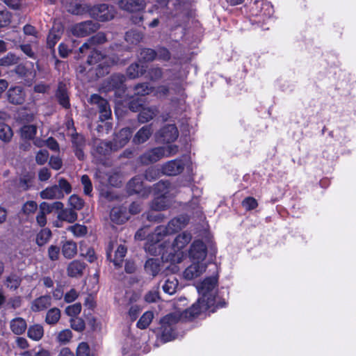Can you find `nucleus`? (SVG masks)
Masks as SVG:
<instances>
[{"mask_svg":"<svg viewBox=\"0 0 356 356\" xmlns=\"http://www.w3.org/2000/svg\"><path fill=\"white\" fill-rule=\"evenodd\" d=\"M191 238V234L183 232L174 239L170 245L168 243L170 241L168 237L158 243L147 241L145 248L146 251L152 254H161L163 261L179 264L185 257V253L182 251V249L189 243Z\"/></svg>","mask_w":356,"mask_h":356,"instance_id":"obj_1","label":"nucleus"},{"mask_svg":"<svg viewBox=\"0 0 356 356\" xmlns=\"http://www.w3.org/2000/svg\"><path fill=\"white\" fill-rule=\"evenodd\" d=\"M216 286L217 279L215 277H207L198 284L197 290L200 297L191 307L185 311V316L195 317L210 309L211 312H214L215 308L212 307L216 304Z\"/></svg>","mask_w":356,"mask_h":356,"instance_id":"obj_2","label":"nucleus"},{"mask_svg":"<svg viewBox=\"0 0 356 356\" xmlns=\"http://www.w3.org/2000/svg\"><path fill=\"white\" fill-rule=\"evenodd\" d=\"M188 218L186 216H181L172 219L167 227L159 226L156 228L154 232L148 236L149 243H158L170 235L184 228L188 222Z\"/></svg>","mask_w":356,"mask_h":356,"instance_id":"obj_3","label":"nucleus"},{"mask_svg":"<svg viewBox=\"0 0 356 356\" xmlns=\"http://www.w3.org/2000/svg\"><path fill=\"white\" fill-rule=\"evenodd\" d=\"M178 152V146L170 145L168 147H159L153 148L145 154L140 158V162L143 164L148 165L152 163L156 162L163 157H168L176 154Z\"/></svg>","mask_w":356,"mask_h":356,"instance_id":"obj_4","label":"nucleus"},{"mask_svg":"<svg viewBox=\"0 0 356 356\" xmlns=\"http://www.w3.org/2000/svg\"><path fill=\"white\" fill-rule=\"evenodd\" d=\"M154 193L157 195V197L152 204V209L154 210H163L166 209L169 204L167 203L168 195L171 191V186L167 181H160L154 185Z\"/></svg>","mask_w":356,"mask_h":356,"instance_id":"obj_5","label":"nucleus"},{"mask_svg":"<svg viewBox=\"0 0 356 356\" xmlns=\"http://www.w3.org/2000/svg\"><path fill=\"white\" fill-rule=\"evenodd\" d=\"M118 62V58H111L108 56H102L101 53L96 50L92 52V54L88 59V63L90 65L99 63L97 68V75L98 76H103L104 74L108 73V67L117 64Z\"/></svg>","mask_w":356,"mask_h":356,"instance_id":"obj_6","label":"nucleus"},{"mask_svg":"<svg viewBox=\"0 0 356 356\" xmlns=\"http://www.w3.org/2000/svg\"><path fill=\"white\" fill-rule=\"evenodd\" d=\"M179 313H173L166 315L161 320V340L163 342L170 341L175 338L174 325L180 320Z\"/></svg>","mask_w":356,"mask_h":356,"instance_id":"obj_7","label":"nucleus"},{"mask_svg":"<svg viewBox=\"0 0 356 356\" xmlns=\"http://www.w3.org/2000/svg\"><path fill=\"white\" fill-rule=\"evenodd\" d=\"M24 125L20 129L22 138L24 139H32L36 134L38 122L33 114H27L22 118Z\"/></svg>","mask_w":356,"mask_h":356,"instance_id":"obj_8","label":"nucleus"},{"mask_svg":"<svg viewBox=\"0 0 356 356\" xmlns=\"http://www.w3.org/2000/svg\"><path fill=\"white\" fill-rule=\"evenodd\" d=\"M115 14L116 11L113 6L104 3L94 6L90 10V15L101 22L113 19Z\"/></svg>","mask_w":356,"mask_h":356,"instance_id":"obj_9","label":"nucleus"},{"mask_svg":"<svg viewBox=\"0 0 356 356\" xmlns=\"http://www.w3.org/2000/svg\"><path fill=\"white\" fill-rule=\"evenodd\" d=\"M207 254V246L202 241L196 240L193 242L188 251V257L191 261L204 262Z\"/></svg>","mask_w":356,"mask_h":356,"instance_id":"obj_10","label":"nucleus"},{"mask_svg":"<svg viewBox=\"0 0 356 356\" xmlns=\"http://www.w3.org/2000/svg\"><path fill=\"white\" fill-rule=\"evenodd\" d=\"M179 136V131L175 124H168L164 126L155 135L157 141L163 143H172L177 140Z\"/></svg>","mask_w":356,"mask_h":356,"instance_id":"obj_11","label":"nucleus"},{"mask_svg":"<svg viewBox=\"0 0 356 356\" xmlns=\"http://www.w3.org/2000/svg\"><path fill=\"white\" fill-rule=\"evenodd\" d=\"M141 104L134 102V101L130 103L129 108L134 112L140 111L138 114V120L141 123L147 122L156 116L157 110L156 108H141Z\"/></svg>","mask_w":356,"mask_h":356,"instance_id":"obj_12","label":"nucleus"},{"mask_svg":"<svg viewBox=\"0 0 356 356\" xmlns=\"http://www.w3.org/2000/svg\"><path fill=\"white\" fill-rule=\"evenodd\" d=\"M207 268V265L205 262L191 261V264L183 272V277L187 280H194L202 275Z\"/></svg>","mask_w":356,"mask_h":356,"instance_id":"obj_13","label":"nucleus"},{"mask_svg":"<svg viewBox=\"0 0 356 356\" xmlns=\"http://www.w3.org/2000/svg\"><path fill=\"white\" fill-rule=\"evenodd\" d=\"M99 29V25L92 21H86L76 24L71 28V31L74 35L78 37H85L95 32Z\"/></svg>","mask_w":356,"mask_h":356,"instance_id":"obj_14","label":"nucleus"},{"mask_svg":"<svg viewBox=\"0 0 356 356\" xmlns=\"http://www.w3.org/2000/svg\"><path fill=\"white\" fill-rule=\"evenodd\" d=\"M184 168V164L180 159H175L165 163L162 167L163 174L168 176H175L181 173Z\"/></svg>","mask_w":356,"mask_h":356,"instance_id":"obj_15","label":"nucleus"},{"mask_svg":"<svg viewBox=\"0 0 356 356\" xmlns=\"http://www.w3.org/2000/svg\"><path fill=\"white\" fill-rule=\"evenodd\" d=\"M145 6L144 0H120L118 6L120 9L127 12H137L144 9Z\"/></svg>","mask_w":356,"mask_h":356,"instance_id":"obj_16","label":"nucleus"},{"mask_svg":"<svg viewBox=\"0 0 356 356\" xmlns=\"http://www.w3.org/2000/svg\"><path fill=\"white\" fill-rule=\"evenodd\" d=\"M8 100L13 104H22L25 100V93L21 87L10 88L7 92Z\"/></svg>","mask_w":356,"mask_h":356,"instance_id":"obj_17","label":"nucleus"},{"mask_svg":"<svg viewBox=\"0 0 356 356\" xmlns=\"http://www.w3.org/2000/svg\"><path fill=\"white\" fill-rule=\"evenodd\" d=\"M152 124H148L141 127L135 134L133 141L136 144H141L146 142L153 134Z\"/></svg>","mask_w":356,"mask_h":356,"instance_id":"obj_18","label":"nucleus"},{"mask_svg":"<svg viewBox=\"0 0 356 356\" xmlns=\"http://www.w3.org/2000/svg\"><path fill=\"white\" fill-rule=\"evenodd\" d=\"M113 150L115 151L117 149H115V145H111L110 142L96 140L93 154L95 156H104Z\"/></svg>","mask_w":356,"mask_h":356,"instance_id":"obj_19","label":"nucleus"},{"mask_svg":"<svg viewBox=\"0 0 356 356\" xmlns=\"http://www.w3.org/2000/svg\"><path fill=\"white\" fill-rule=\"evenodd\" d=\"M132 131L129 128H124L115 136L114 139L115 149H118L124 147L129 140Z\"/></svg>","mask_w":356,"mask_h":356,"instance_id":"obj_20","label":"nucleus"},{"mask_svg":"<svg viewBox=\"0 0 356 356\" xmlns=\"http://www.w3.org/2000/svg\"><path fill=\"white\" fill-rule=\"evenodd\" d=\"M40 197L42 199H62L64 197V193L57 185L47 187L40 192Z\"/></svg>","mask_w":356,"mask_h":356,"instance_id":"obj_21","label":"nucleus"},{"mask_svg":"<svg viewBox=\"0 0 356 356\" xmlns=\"http://www.w3.org/2000/svg\"><path fill=\"white\" fill-rule=\"evenodd\" d=\"M51 305V298L49 296H43L33 301L31 309L33 312L42 311Z\"/></svg>","mask_w":356,"mask_h":356,"instance_id":"obj_22","label":"nucleus"},{"mask_svg":"<svg viewBox=\"0 0 356 356\" xmlns=\"http://www.w3.org/2000/svg\"><path fill=\"white\" fill-rule=\"evenodd\" d=\"M63 33L61 26H54L47 37V44L50 48L55 46L58 40L60 38Z\"/></svg>","mask_w":356,"mask_h":356,"instance_id":"obj_23","label":"nucleus"},{"mask_svg":"<svg viewBox=\"0 0 356 356\" xmlns=\"http://www.w3.org/2000/svg\"><path fill=\"white\" fill-rule=\"evenodd\" d=\"M27 334L33 341H38L43 337V327L40 324H34L29 327Z\"/></svg>","mask_w":356,"mask_h":356,"instance_id":"obj_24","label":"nucleus"},{"mask_svg":"<svg viewBox=\"0 0 356 356\" xmlns=\"http://www.w3.org/2000/svg\"><path fill=\"white\" fill-rule=\"evenodd\" d=\"M85 266L79 261L74 260L67 266V274L70 277H78L82 275Z\"/></svg>","mask_w":356,"mask_h":356,"instance_id":"obj_25","label":"nucleus"},{"mask_svg":"<svg viewBox=\"0 0 356 356\" xmlns=\"http://www.w3.org/2000/svg\"><path fill=\"white\" fill-rule=\"evenodd\" d=\"M106 41L105 35L102 33H99L96 35L90 38L87 42H85L80 48L79 51L83 53L86 50L90 49L92 45L95 44L103 43Z\"/></svg>","mask_w":356,"mask_h":356,"instance_id":"obj_26","label":"nucleus"},{"mask_svg":"<svg viewBox=\"0 0 356 356\" xmlns=\"http://www.w3.org/2000/svg\"><path fill=\"white\" fill-rule=\"evenodd\" d=\"M10 329L15 334H22L26 329V323L22 318H14L10 322Z\"/></svg>","mask_w":356,"mask_h":356,"instance_id":"obj_27","label":"nucleus"},{"mask_svg":"<svg viewBox=\"0 0 356 356\" xmlns=\"http://www.w3.org/2000/svg\"><path fill=\"white\" fill-rule=\"evenodd\" d=\"M177 286V280L175 276L171 275L165 280V283L163 285V290L165 293L172 295L175 293Z\"/></svg>","mask_w":356,"mask_h":356,"instance_id":"obj_28","label":"nucleus"},{"mask_svg":"<svg viewBox=\"0 0 356 356\" xmlns=\"http://www.w3.org/2000/svg\"><path fill=\"white\" fill-rule=\"evenodd\" d=\"M76 244L72 241H66L62 247V252L63 256L67 259H71L76 254Z\"/></svg>","mask_w":356,"mask_h":356,"instance_id":"obj_29","label":"nucleus"},{"mask_svg":"<svg viewBox=\"0 0 356 356\" xmlns=\"http://www.w3.org/2000/svg\"><path fill=\"white\" fill-rule=\"evenodd\" d=\"M143 188L142 178L136 177L133 178L127 184V190L129 193H140Z\"/></svg>","mask_w":356,"mask_h":356,"instance_id":"obj_30","label":"nucleus"},{"mask_svg":"<svg viewBox=\"0 0 356 356\" xmlns=\"http://www.w3.org/2000/svg\"><path fill=\"white\" fill-rule=\"evenodd\" d=\"M145 267L147 273L155 276L160 271V261L157 259H149L146 261Z\"/></svg>","mask_w":356,"mask_h":356,"instance_id":"obj_31","label":"nucleus"},{"mask_svg":"<svg viewBox=\"0 0 356 356\" xmlns=\"http://www.w3.org/2000/svg\"><path fill=\"white\" fill-rule=\"evenodd\" d=\"M58 218L61 220H65L67 222L72 223L76 220L77 213L72 209H63L58 213Z\"/></svg>","mask_w":356,"mask_h":356,"instance_id":"obj_32","label":"nucleus"},{"mask_svg":"<svg viewBox=\"0 0 356 356\" xmlns=\"http://www.w3.org/2000/svg\"><path fill=\"white\" fill-rule=\"evenodd\" d=\"M60 318V312L58 308H53L48 311L46 316V322L48 324H56Z\"/></svg>","mask_w":356,"mask_h":356,"instance_id":"obj_33","label":"nucleus"},{"mask_svg":"<svg viewBox=\"0 0 356 356\" xmlns=\"http://www.w3.org/2000/svg\"><path fill=\"white\" fill-rule=\"evenodd\" d=\"M51 236V232L50 229H47V228L42 229L37 234L36 243L40 246H42L44 244H46L50 239Z\"/></svg>","mask_w":356,"mask_h":356,"instance_id":"obj_34","label":"nucleus"},{"mask_svg":"<svg viewBox=\"0 0 356 356\" xmlns=\"http://www.w3.org/2000/svg\"><path fill=\"white\" fill-rule=\"evenodd\" d=\"M90 102L92 104L97 105L99 112L104 111L105 110H111L109 108L108 102L104 99H102L98 95H92L90 97Z\"/></svg>","mask_w":356,"mask_h":356,"instance_id":"obj_35","label":"nucleus"},{"mask_svg":"<svg viewBox=\"0 0 356 356\" xmlns=\"http://www.w3.org/2000/svg\"><path fill=\"white\" fill-rule=\"evenodd\" d=\"M153 318L154 314L152 312H146L138 321L137 327L140 329H145L150 324Z\"/></svg>","mask_w":356,"mask_h":356,"instance_id":"obj_36","label":"nucleus"},{"mask_svg":"<svg viewBox=\"0 0 356 356\" xmlns=\"http://www.w3.org/2000/svg\"><path fill=\"white\" fill-rule=\"evenodd\" d=\"M13 133L11 128L5 124L0 125V139L6 143L9 142L13 138Z\"/></svg>","mask_w":356,"mask_h":356,"instance_id":"obj_37","label":"nucleus"},{"mask_svg":"<svg viewBox=\"0 0 356 356\" xmlns=\"http://www.w3.org/2000/svg\"><path fill=\"white\" fill-rule=\"evenodd\" d=\"M72 337V332L69 329H65L59 332L56 336V341L60 344L69 343Z\"/></svg>","mask_w":356,"mask_h":356,"instance_id":"obj_38","label":"nucleus"},{"mask_svg":"<svg viewBox=\"0 0 356 356\" xmlns=\"http://www.w3.org/2000/svg\"><path fill=\"white\" fill-rule=\"evenodd\" d=\"M143 35L136 31H129L127 32L125 40L133 44H136L142 40Z\"/></svg>","mask_w":356,"mask_h":356,"instance_id":"obj_39","label":"nucleus"},{"mask_svg":"<svg viewBox=\"0 0 356 356\" xmlns=\"http://www.w3.org/2000/svg\"><path fill=\"white\" fill-rule=\"evenodd\" d=\"M143 72V67L139 64L135 63L131 65L127 69V74L131 79L138 77Z\"/></svg>","mask_w":356,"mask_h":356,"instance_id":"obj_40","label":"nucleus"},{"mask_svg":"<svg viewBox=\"0 0 356 356\" xmlns=\"http://www.w3.org/2000/svg\"><path fill=\"white\" fill-rule=\"evenodd\" d=\"M18 57L15 54L9 53L6 56L0 58V65L8 67L16 64L18 62Z\"/></svg>","mask_w":356,"mask_h":356,"instance_id":"obj_41","label":"nucleus"},{"mask_svg":"<svg viewBox=\"0 0 356 356\" xmlns=\"http://www.w3.org/2000/svg\"><path fill=\"white\" fill-rule=\"evenodd\" d=\"M56 95L60 104L63 107L67 108L70 106L68 96L64 88L59 86Z\"/></svg>","mask_w":356,"mask_h":356,"instance_id":"obj_42","label":"nucleus"},{"mask_svg":"<svg viewBox=\"0 0 356 356\" xmlns=\"http://www.w3.org/2000/svg\"><path fill=\"white\" fill-rule=\"evenodd\" d=\"M21 280L15 275H10L6 278V285L8 288L12 290L17 289L20 285Z\"/></svg>","mask_w":356,"mask_h":356,"instance_id":"obj_43","label":"nucleus"},{"mask_svg":"<svg viewBox=\"0 0 356 356\" xmlns=\"http://www.w3.org/2000/svg\"><path fill=\"white\" fill-rule=\"evenodd\" d=\"M127 252V248L124 245L118 246L115 254V258L113 259V263L115 266H120L122 264L123 258L125 257Z\"/></svg>","mask_w":356,"mask_h":356,"instance_id":"obj_44","label":"nucleus"},{"mask_svg":"<svg viewBox=\"0 0 356 356\" xmlns=\"http://www.w3.org/2000/svg\"><path fill=\"white\" fill-rule=\"evenodd\" d=\"M111 218L113 221L115 222L118 224L123 223L126 220V218L122 214V211L117 208H113L111 210Z\"/></svg>","mask_w":356,"mask_h":356,"instance_id":"obj_45","label":"nucleus"},{"mask_svg":"<svg viewBox=\"0 0 356 356\" xmlns=\"http://www.w3.org/2000/svg\"><path fill=\"white\" fill-rule=\"evenodd\" d=\"M81 254L85 257L88 261L93 262L95 259V254L93 249L83 246L82 244L80 248Z\"/></svg>","mask_w":356,"mask_h":356,"instance_id":"obj_46","label":"nucleus"},{"mask_svg":"<svg viewBox=\"0 0 356 356\" xmlns=\"http://www.w3.org/2000/svg\"><path fill=\"white\" fill-rule=\"evenodd\" d=\"M67 230L70 231L75 236L78 237L83 236L87 232L86 227L79 224L70 226Z\"/></svg>","mask_w":356,"mask_h":356,"instance_id":"obj_47","label":"nucleus"},{"mask_svg":"<svg viewBox=\"0 0 356 356\" xmlns=\"http://www.w3.org/2000/svg\"><path fill=\"white\" fill-rule=\"evenodd\" d=\"M81 311V305L80 303H75L68 306L65 309V313L72 318H75Z\"/></svg>","mask_w":356,"mask_h":356,"instance_id":"obj_48","label":"nucleus"},{"mask_svg":"<svg viewBox=\"0 0 356 356\" xmlns=\"http://www.w3.org/2000/svg\"><path fill=\"white\" fill-rule=\"evenodd\" d=\"M76 356H92L89 346L86 342H81L76 348Z\"/></svg>","mask_w":356,"mask_h":356,"instance_id":"obj_49","label":"nucleus"},{"mask_svg":"<svg viewBox=\"0 0 356 356\" xmlns=\"http://www.w3.org/2000/svg\"><path fill=\"white\" fill-rule=\"evenodd\" d=\"M69 204L73 209L80 210L83 206V202L79 196L72 195L69 198Z\"/></svg>","mask_w":356,"mask_h":356,"instance_id":"obj_50","label":"nucleus"},{"mask_svg":"<svg viewBox=\"0 0 356 356\" xmlns=\"http://www.w3.org/2000/svg\"><path fill=\"white\" fill-rule=\"evenodd\" d=\"M73 143H79V145H77L76 151H75V154L79 160H83L84 158V154H83L82 149L81 148L82 144L83 143V137L81 136H77L76 138H73Z\"/></svg>","mask_w":356,"mask_h":356,"instance_id":"obj_51","label":"nucleus"},{"mask_svg":"<svg viewBox=\"0 0 356 356\" xmlns=\"http://www.w3.org/2000/svg\"><path fill=\"white\" fill-rule=\"evenodd\" d=\"M49 159V152L46 149L38 151L35 155V161L38 165H44Z\"/></svg>","mask_w":356,"mask_h":356,"instance_id":"obj_52","label":"nucleus"},{"mask_svg":"<svg viewBox=\"0 0 356 356\" xmlns=\"http://www.w3.org/2000/svg\"><path fill=\"white\" fill-rule=\"evenodd\" d=\"M255 3L261 6L263 15L270 17L273 14V7L268 2L257 1Z\"/></svg>","mask_w":356,"mask_h":356,"instance_id":"obj_53","label":"nucleus"},{"mask_svg":"<svg viewBox=\"0 0 356 356\" xmlns=\"http://www.w3.org/2000/svg\"><path fill=\"white\" fill-rule=\"evenodd\" d=\"M71 327L73 330L76 331H82L85 328V323L80 318H72L70 320Z\"/></svg>","mask_w":356,"mask_h":356,"instance_id":"obj_54","label":"nucleus"},{"mask_svg":"<svg viewBox=\"0 0 356 356\" xmlns=\"http://www.w3.org/2000/svg\"><path fill=\"white\" fill-rule=\"evenodd\" d=\"M135 95L138 96H144L148 95L151 91L152 88H149L146 83H142L135 87Z\"/></svg>","mask_w":356,"mask_h":356,"instance_id":"obj_55","label":"nucleus"},{"mask_svg":"<svg viewBox=\"0 0 356 356\" xmlns=\"http://www.w3.org/2000/svg\"><path fill=\"white\" fill-rule=\"evenodd\" d=\"M81 180L83 186L84 193L90 195L92 191V186L89 177L87 175H83Z\"/></svg>","mask_w":356,"mask_h":356,"instance_id":"obj_56","label":"nucleus"},{"mask_svg":"<svg viewBox=\"0 0 356 356\" xmlns=\"http://www.w3.org/2000/svg\"><path fill=\"white\" fill-rule=\"evenodd\" d=\"M242 205L246 210H252L255 209L258 204L254 197H248L243 200Z\"/></svg>","mask_w":356,"mask_h":356,"instance_id":"obj_57","label":"nucleus"},{"mask_svg":"<svg viewBox=\"0 0 356 356\" xmlns=\"http://www.w3.org/2000/svg\"><path fill=\"white\" fill-rule=\"evenodd\" d=\"M38 208V204L34 201H29L26 202L23 206V211L24 213L29 215L34 213Z\"/></svg>","mask_w":356,"mask_h":356,"instance_id":"obj_58","label":"nucleus"},{"mask_svg":"<svg viewBox=\"0 0 356 356\" xmlns=\"http://www.w3.org/2000/svg\"><path fill=\"white\" fill-rule=\"evenodd\" d=\"M60 254V248L56 245H50L48 248L49 258L52 261H56L58 259Z\"/></svg>","mask_w":356,"mask_h":356,"instance_id":"obj_59","label":"nucleus"},{"mask_svg":"<svg viewBox=\"0 0 356 356\" xmlns=\"http://www.w3.org/2000/svg\"><path fill=\"white\" fill-rule=\"evenodd\" d=\"M156 52L151 49H143L140 53L141 58L146 61L152 60L156 57Z\"/></svg>","mask_w":356,"mask_h":356,"instance_id":"obj_60","label":"nucleus"},{"mask_svg":"<svg viewBox=\"0 0 356 356\" xmlns=\"http://www.w3.org/2000/svg\"><path fill=\"white\" fill-rule=\"evenodd\" d=\"M10 22V14L9 12L0 11V27L8 26Z\"/></svg>","mask_w":356,"mask_h":356,"instance_id":"obj_61","label":"nucleus"},{"mask_svg":"<svg viewBox=\"0 0 356 356\" xmlns=\"http://www.w3.org/2000/svg\"><path fill=\"white\" fill-rule=\"evenodd\" d=\"M141 307L138 305H133L129 309V316L131 321H135L141 311Z\"/></svg>","mask_w":356,"mask_h":356,"instance_id":"obj_62","label":"nucleus"},{"mask_svg":"<svg viewBox=\"0 0 356 356\" xmlns=\"http://www.w3.org/2000/svg\"><path fill=\"white\" fill-rule=\"evenodd\" d=\"M159 292L156 289L149 291L145 296V300L147 302L151 303L154 302L159 299Z\"/></svg>","mask_w":356,"mask_h":356,"instance_id":"obj_63","label":"nucleus"},{"mask_svg":"<svg viewBox=\"0 0 356 356\" xmlns=\"http://www.w3.org/2000/svg\"><path fill=\"white\" fill-rule=\"evenodd\" d=\"M49 165L54 170H59L61 168L63 162L58 156H51L49 160Z\"/></svg>","mask_w":356,"mask_h":356,"instance_id":"obj_64","label":"nucleus"}]
</instances>
